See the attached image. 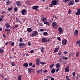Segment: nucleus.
<instances>
[{"label": "nucleus", "instance_id": "obj_1", "mask_svg": "<svg viewBox=\"0 0 80 80\" xmlns=\"http://www.w3.org/2000/svg\"><path fill=\"white\" fill-rule=\"evenodd\" d=\"M52 26L53 28H58V25H57V23L56 22H53L52 24Z\"/></svg>", "mask_w": 80, "mask_h": 80}, {"label": "nucleus", "instance_id": "obj_2", "mask_svg": "<svg viewBox=\"0 0 80 80\" xmlns=\"http://www.w3.org/2000/svg\"><path fill=\"white\" fill-rule=\"evenodd\" d=\"M38 32L36 31H34L32 33L31 36L32 37H35V36L37 35H38Z\"/></svg>", "mask_w": 80, "mask_h": 80}, {"label": "nucleus", "instance_id": "obj_3", "mask_svg": "<svg viewBox=\"0 0 80 80\" xmlns=\"http://www.w3.org/2000/svg\"><path fill=\"white\" fill-rule=\"evenodd\" d=\"M58 32H59L58 34L60 35L62 34L63 32V29L61 27H59L58 28Z\"/></svg>", "mask_w": 80, "mask_h": 80}, {"label": "nucleus", "instance_id": "obj_4", "mask_svg": "<svg viewBox=\"0 0 80 80\" xmlns=\"http://www.w3.org/2000/svg\"><path fill=\"white\" fill-rule=\"evenodd\" d=\"M51 3L54 6H55V5H58V2H57V0H52V1Z\"/></svg>", "mask_w": 80, "mask_h": 80}, {"label": "nucleus", "instance_id": "obj_5", "mask_svg": "<svg viewBox=\"0 0 80 80\" xmlns=\"http://www.w3.org/2000/svg\"><path fill=\"white\" fill-rule=\"evenodd\" d=\"M67 39H64L62 40V45H67Z\"/></svg>", "mask_w": 80, "mask_h": 80}, {"label": "nucleus", "instance_id": "obj_6", "mask_svg": "<svg viewBox=\"0 0 80 80\" xmlns=\"http://www.w3.org/2000/svg\"><path fill=\"white\" fill-rule=\"evenodd\" d=\"M74 4V1L73 0H71L68 3V5L69 6H72V5H73Z\"/></svg>", "mask_w": 80, "mask_h": 80}, {"label": "nucleus", "instance_id": "obj_7", "mask_svg": "<svg viewBox=\"0 0 80 80\" xmlns=\"http://www.w3.org/2000/svg\"><path fill=\"white\" fill-rule=\"evenodd\" d=\"M56 68H57V69H56V70H59V69L60 68V63H58L56 65Z\"/></svg>", "mask_w": 80, "mask_h": 80}, {"label": "nucleus", "instance_id": "obj_8", "mask_svg": "<svg viewBox=\"0 0 80 80\" xmlns=\"http://www.w3.org/2000/svg\"><path fill=\"white\" fill-rule=\"evenodd\" d=\"M16 4L17 6L18 7H20L22 5V4H21V2L20 1H18L16 2Z\"/></svg>", "mask_w": 80, "mask_h": 80}, {"label": "nucleus", "instance_id": "obj_9", "mask_svg": "<svg viewBox=\"0 0 80 80\" xmlns=\"http://www.w3.org/2000/svg\"><path fill=\"white\" fill-rule=\"evenodd\" d=\"M74 35L76 36H78V30L76 29L75 31L74 32Z\"/></svg>", "mask_w": 80, "mask_h": 80}, {"label": "nucleus", "instance_id": "obj_10", "mask_svg": "<svg viewBox=\"0 0 80 80\" xmlns=\"http://www.w3.org/2000/svg\"><path fill=\"white\" fill-rule=\"evenodd\" d=\"M77 10V12L75 13V15H80V9H78Z\"/></svg>", "mask_w": 80, "mask_h": 80}, {"label": "nucleus", "instance_id": "obj_11", "mask_svg": "<svg viewBox=\"0 0 80 80\" xmlns=\"http://www.w3.org/2000/svg\"><path fill=\"white\" fill-rule=\"evenodd\" d=\"M47 39L46 38H42V42H47Z\"/></svg>", "mask_w": 80, "mask_h": 80}, {"label": "nucleus", "instance_id": "obj_12", "mask_svg": "<svg viewBox=\"0 0 80 80\" xmlns=\"http://www.w3.org/2000/svg\"><path fill=\"white\" fill-rule=\"evenodd\" d=\"M21 13L22 15H25L26 14L25 13H26V10L25 9H23L22 10Z\"/></svg>", "mask_w": 80, "mask_h": 80}, {"label": "nucleus", "instance_id": "obj_13", "mask_svg": "<svg viewBox=\"0 0 80 80\" xmlns=\"http://www.w3.org/2000/svg\"><path fill=\"white\" fill-rule=\"evenodd\" d=\"M47 19V18L42 17L41 18V20L42 22H45V21H46Z\"/></svg>", "mask_w": 80, "mask_h": 80}, {"label": "nucleus", "instance_id": "obj_14", "mask_svg": "<svg viewBox=\"0 0 80 80\" xmlns=\"http://www.w3.org/2000/svg\"><path fill=\"white\" fill-rule=\"evenodd\" d=\"M39 7V6H33L32 7V9H34V10H37V9H38V8Z\"/></svg>", "mask_w": 80, "mask_h": 80}, {"label": "nucleus", "instance_id": "obj_15", "mask_svg": "<svg viewBox=\"0 0 80 80\" xmlns=\"http://www.w3.org/2000/svg\"><path fill=\"white\" fill-rule=\"evenodd\" d=\"M58 50H59V46H58V48H55V49L54 51V53H56L57 52H58Z\"/></svg>", "mask_w": 80, "mask_h": 80}, {"label": "nucleus", "instance_id": "obj_16", "mask_svg": "<svg viewBox=\"0 0 80 80\" xmlns=\"http://www.w3.org/2000/svg\"><path fill=\"white\" fill-rule=\"evenodd\" d=\"M27 31L28 33H30L31 32L33 31V29L30 28H27Z\"/></svg>", "mask_w": 80, "mask_h": 80}, {"label": "nucleus", "instance_id": "obj_17", "mask_svg": "<svg viewBox=\"0 0 80 80\" xmlns=\"http://www.w3.org/2000/svg\"><path fill=\"white\" fill-rule=\"evenodd\" d=\"M8 43H9L10 45H11L12 47L14 45V43L13 42L10 41Z\"/></svg>", "mask_w": 80, "mask_h": 80}, {"label": "nucleus", "instance_id": "obj_18", "mask_svg": "<svg viewBox=\"0 0 80 80\" xmlns=\"http://www.w3.org/2000/svg\"><path fill=\"white\" fill-rule=\"evenodd\" d=\"M5 27L6 28H10V24H9V23H6L5 24Z\"/></svg>", "mask_w": 80, "mask_h": 80}, {"label": "nucleus", "instance_id": "obj_19", "mask_svg": "<svg viewBox=\"0 0 80 80\" xmlns=\"http://www.w3.org/2000/svg\"><path fill=\"white\" fill-rule=\"evenodd\" d=\"M10 2H11V1L9 0H8L6 2V5H9L10 4Z\"/></svg>", "mask_w": 80, "mask_h": 80}, {"label": "nucleus", "instance_id": "obj_20", "mask_svg": "<svg viewBox=\"0 0 80 80\" xmlns=\"http://www.w3.org/2000/svg\"><path fill=\"white\" fill-rule=\"evenodd\" d=\"M44 23L45 25H47L48 26H49V25H50V22H48L47 21L44 22Z\"/></svg>", "mask_w": 80, "mask_h": 80}, {"label": "nucleus", "instance_id": "obj_21", "mask_svg": "<svg viewBox=\"0 0 80 80\" xmlns=\"http://www.w3.org/2000/svg\"><path fill=\"white\" fill-rule=\"evenodd\" d=\"M22 76L21 75H19L18 76V78L16 80H22Z\"/></svg>", "mask_w": 80, "mask_h": 80}, {"label": "nucleus", "instance_id": "obj_22", "mask_svg": "<svg viewBox=\"0 0 80 80\" xmlns=\"http://www.w3.org/2000/svg\"><path fill=\"white\" fill-rule=\"evenodd\" d=\"M23 66L25 67H27L28 66V64L27 63H24L23 64Z\"/></svg>", "mask_w": 80, "mask_h": 80}, {"label": "nucleus", "instance_id": "obj_23", "mask_svg": "<svg viewBox=\"0 0 80 80\" xmlns=\"http://www.w3.org/2000/svg\"><path fill=\"white\" fill-rule=\"evenodd\" d=\"M43 35L44 36H47V35H48V33L46 32H45L43 33Z\"/></svg>", "mask_w": 80, "mask_h": 80}, {"label": "nucleus", "instance_id": "obj_24", "mask_svg": "<svg viewBox=\"0 0 80 80\" xmlns=\"http://www.w3.org/2000/svg\"><path fill=\"white\" fill-rule=\"evenodd\" d=\"M62 58L63 60L64 59V60H68V57H66L65 56H63L62 57Z\"/></svg>", "mask_w": 80, "mask_h": 80}, {"label": "nucleus", "instance_id": "obj_25", "mask_svg": "<svg viewBox=\"0 0 80 80\" xmlns=\"http://www.w3.org/2000/svg\"><path fill=\"white\" fill-rule=\"evenodd\" d=\"M4 52V50H3V49L1 48L0 49V53H3Z\"/></svg>", "mask_w": 80, "mask_h": 80}, {"label": "nucleus", "instance_id": "obj_26", "mask_svg": "<svg viewBox=\"0 0 80 80\" xmlns=\"http://www.w3.org/2000/svg\"><path fill=\"white\" fill-rule=\"evenodd\" d=\"M55 72H58V70H51V73H52V74L54 73Z\"/></svg>", "mask_w": 80, "mask_h": 80}, {"label": "nucleus", "instance_id": "obj_27", "mask_svg": "<svg viewBox=\"0 0 80 80\" xmlns=\"http://www.w3.org/2000/svg\"><path fill=\"white\" fill-rule=\"evenodd\" d=\"M79 55V52H77L76 53V57H78Z\"/></svg>", "mask_w": 80, "mask_h": 80}, {"label": "nucleus", "instance_id": "obj_28", "mask_svg": "<svg viewBox=\"0 0 80 80\" xmlns=\"http://www.w3.org/2000/svg\"><path fill=\"white\" fill-rule=\"evenodd\" d=\"M14 12H17L18 11V7H15L14 9Z\"/></svg>", "mask_w": 80, "mask_h": 80}, {"label": "nucleus", "instance_id": "obj_29", "mask_svg": "<svg viewBox=\"0 0 80 80\" xmlns=\"http://www.w3.org/2000/svg\"><path fill=\"white\" fill-rule=\"evenodd\" d=\"M19 41L20 43H22L23 42V39L22 38H20L19 39Z\"/></svg>", "mask_w": 80, "mask_h": 80}, {"label": "nucleus", "instance_id": "obj_30", "mask_svg": "<svg viewBox=\"0 0 80 80\" xmlns=\"http://www.w3.org/2000/svg\"><path fill=\"white\" fill-rule=\"evenodd\" d=\"M69 67V66L68 65L65 68V70H69V68H68Z\"/></svg>", "mask_w": 80, "mask_h": 80}, {"label": "nucleus", "instance_id": "obj_31", "mask_svg": "<svg viewBox=\"0 0 80 80\" xmlns=\"http://www.w3.org/2000/svg\"><path fill=\"white\" fill-rule=\"evenodd\" d=\"M66 80H71L70 79H69V76H66Z\"/></svg>", "mask_w": 80, "mask_h": 80}, {"label": "nucleus", "instance_id": "obj_32", "mask_svg": "<svg viewBox=\"0 0 80 80\" xmlns=\"http://www.w3.org/2000/svg\"><path fill=\"white\" fill-rule=\"evenodd\" d=\"M40 62V59L39 58H38L36 59V62Z\"/></svg>", "mask_w": 80, "mask_h": 80}, {"label": "nucleus", "instance_id": "obj_33", "mask_svg": "<svg viewBox=\"0 0 80 80\" xmlns=\"http://www.w3.org/2000/svg\"><path fill=\"white\" fill-rule=\"evenodd\" d=\"M36 72H37L38 73H42V70L37 71Z\"/></svg>", "mask_w": 80, "mask_h": 80}, {"label": "nucleus", "instance_id": "obj_34", "mask_svg": "<svg viewBox=\"0 0 80 80\" xmlns=\"http://www.w3.org/2000/svg\"><path fill=\"white\" fill-rule=\"evenodd\" d=\"M54 66V64H52L50 66V68H53V67Z\"/></svg>", "mask_w": 80, "mask_h": 80}, {"label": "nucleus", "instance_id": "obj_35", "mask_svg": "<svg viewBox=\"0 0 80 80\" xmlns=\"http://www.w3.org/2000/svg\"><path fill=\"white\" fill-rule=\"evenodd\" d=\"M57 55H59V56H60L61 55H62V53L60 51L59 52L57 53Z\"/></svg>", "mask_w": 80, "mask_h": 80}, {"label": "nucleus", "instance_id": "obj_36", "mask_svg": "<svg viewBox=\"0 0 80 80\" xmlns=\"http://www.w3.org/2000/svg\"><path fill=\"white\" fill-rule=\"evenodd\" d=\"M80 77V75H78L77 76L76 78V80H78V79H79Z\"/></svg>", "mask_w": 80, "mask_h": 80}, {"label": "nucleus", "instance_id": "obj_37", "mask_svg": "<svg viewBox=\"0 0 80 80\" xmlns=\"http://www.w3.org/2000/svg\"><path fill=\"white\" fill-rule=\"evenodd\" d=\"M11 65L12 66H13V67H14L15 65V62H11Z\"/></svg>", "mask_w": 80, "mask_h": 80}, {"label": "nucleus", "instance_id": "obj_38", "mask_svg": "<svg viewBox=\"0 0 80 80\" xmlns=\"http://www.w3.org/2000/svg\"><path fill=\"white\" fill-rule=\"evenodd\" d=\"M7 31H8V32L9 31L10 32V29L6 28L4 32H7Z\"/></svg>", "mask_w": 80, "mask_h": 80}, {"label": "nucleus", "instance_id": "obj_39", "mask_svg": "<svg viewBox=\"0 0 80 80\" xmlns=\"http://www.w3.org/2000/svg\"><path fill=\"white\" fill-rule=\"evenodd\" d=\"M53 5L51 2V3L49 5V7H52Z\"/></svg>", "mask_w": 80, "mask_h": 80}, {"label": "nucleus", "instance_id": "obj_40", "mask_svg": "<svg viewBox=\"0 0 80 80\" xmlns=\"http://www.w3.org/2000/svg\"><path fill=\"white\" fill-rule=\"evenodd\" d=\"M33 72V70H28L29 73H32Z\"/></svg>", "mask_w": 80, "mask_h": 80}, {"label": "nucleus", "instance_id": "obj_41", "mask_svg": "<svg viewBox=\"0 0 80 80\" xmlns=\"http://www.w3.org/2000/svg\"><path fill=\"white\" fill-rule=\"evenodd\" d=\"M18 46H19L20 47H22V42L19 43V44H18Z\"/></svg>", "mask_w": 80, "mask_h": 80}, {"label": "nucleus", "instance_id": "obj_42", "mask_svg": "<svg viewBox=\"0 0 80 80\" xmlns=\"http://www.w3.org/2000/svg\"><path fill=\"white\" fill-rule=\"evenodd\" d=\"M28 45L29 46H31V45H32V44L30 43V42H28Z\"/></svg>", "mask_w": 80, "mask_h": 80}, {"label": "nucleus", "instance_id": "obj_43", "mask_svg": "<svg viewBox=\"0 0 80 80\" xmlns=\"http://www.w3.org/2000/svg\"><path fill=\"white\" fill-rule=\"evenodd\" d=\"M25 46H26V44L22 43V47H25Z\"/></svg>", "mask_w": 80, "mask_h": 80}, {"label": "nucleus", "instance_id": "obj_44", "mask_svg": "<svg viewBox=\"0 0 80 80\" xmlns=\"http://www.w3.org/2000/svg\"><path fill=\"white\" fill-rule=\"evenodd\" d=\"M68 14H70L71 13V10L69 9L68 11Z\"/></svg>", "mask_w": 80, "mask_h": 80}, {"label": "nucleus", "instance_id": "obj_45", "mask_svg": "<svg viewBox=\"0 0 80 80\" xmlns=\"http://www.w3.org/2000/svg\"><path fill=\"white\" fill-rule=\"evenodd\" d=\"M38 25L39 26H40V27H43V24L41 23H39Z\"/></svg>", "mask_w": 80, "mask_h": 80}, {"label": "nucleus", "instance_id": "obj_46", "mask_svg": "<svg viewBox=\"0 0 80 80\" xmlns=\"http://www.w3.org/2000/svg\"><path fill=\"white\" fill-rule=\"evenodd\" d=\"M8 11H11V10H12V7L8 9Z\"/></svg>", "mask_w": 80, "mask_h": 80}, {"label": "nucleus", "instance_id": "obj_47", "mask_svg": "<svg viewBox=\"0 0 80 80\" xmlns=\"http://www.w3.org/2000/svg\"><path fill=\"white\" fill-rule=\"evenodd\" d=\"M44 49V47H42L41 49V52H43V49Z\"/></svg>", "mask_w": 80, "mask_h": 80}, {"label": "nucleus", "instance_id": "obj_48", "mask_svg": "<svg viewBox=\"0 0 80 80\" xmlns=\"http://www.w3.org/2000/svg\"><path fill=\"white\" fill-rule=\"evenodd\" d=\"M63 53L64 55H66V54H67V53H68V52L66 51L63 52Z\"/></svg>", "mask_w": 80, "mask_h": 80}, {"label": "nucleus", "instance_id": "obj_49", "mask_svg": "<svg viewBox=\"0 0 80 80\" xmlns=\"http://www.w3.org/2000/svg\"><path fill=\"white\" fill-rule=\"evenodd\" d=\"M64 3H66L67 2H70V0H64Z\"/></svg>", "mask_w": 80, "mask_h": 80}, {"label": "nucleus", "instance_id": "obj_50", "mask_svg": "<svg viewBox=\"0 0 80 80\" xmlns=\"http://www.w3.org/2000/svg\"><path fill=\"white\" fill-rule=\"evenodd\" d=\"M2 21H3V18H0V22L1 23V22H2Z\"/></svg>", "mask_w": 80, "mask_h": 80}, {"label": "nucleus", "instance_id": "obj_51", "mask_svg": "<svg viewBox=\"0 0 80 80\" xmlns=\"http://www.w3.org/2000/svg\"><path fill=\"white\" fill-rule=\"evenodd\" d=\"M57 39L58 40L60 41V40H61V39L60 38V37H58L57 38Z\"/></svg>", "mask_w": 80, "mask_h": 80}, {"label": "nucleus", "instance_id": "obj_52", "mask_svg": "<svg viewBox=\"0 0 80 80\" xmlns=\"http://www.w3.org/2000/svg\"><path fill=\"white\" fill-rule=\"evenodd\" d=\"M39 64H40V62H36L37 65L38 66V65H39Z\"/></svg>", "mask_w": 80, "mask_h": 80}, {"label": "nucleus", "instance_id": "obj_53", "mask_svg": "<svg viewBox=\"0 0 80 80\" xmlns=\"http://www.w3.org/2000/svg\"><path fill=\"white\" fill-rule=\"evenodd\" d=\"M45 30V29H41L40 30V31L42 32V31H44Z\"/></svg>", "mask_w": 80, "mask_h": 80}, {"label": "nucleus", "instance_id": "obj_54", "mask_svg": "<svg viewBox=\"0 0 80 80\" xmlns=\"http://www.w3.org/2000/svg\"><path fill=\"white\" fill-rule=\"evenodd\" d=\"M40 63L41 64H42V65H44V64H45V63L44 62H41Z\"/></svg>", "mask_w": 80, "mask_h": 80}, {"label": "nucleus", "instance_id": "obj_55", "mask_svg": "<svg viewBox=\"0 0 80 80\" xmlns=\"http://www.w3.org/2000/svg\"><path fill=\"white\" fill-rule=\"evenodd\" d=\"M71 55H73L74 54H75V52H71Z\"/></svg>", "mask_w": 80, "mask_h": 80}, {"label": "nucleus", "instance_id": "obj_56", "mask_svg": "<svg viewBox=\"0 0 80 80\" xmlns=\"http://www.w3.org/2000/svg\"><path fill=\"white\" fill-rule=\"evenodd\" d=\"M28 70H33V69L29 68H28Z\"/></svg>", "mask_w": 80, "mask_h": 80}, {"label": "nucleus", "instance_id": "obj_57", "mask_svg": "<svg viewBox=\"0 0 80 80\" xmlns=\"http://www.w3.org/2000/svg\"><path fill=\"white\" fill-rule=\"evenodd\" d=\"M80 42V40H79L78 41H77L76 43V44H78V43H79Z\"/></svg>", "mask_w": 80, "mask_h": 80}, {"label": "nucleus", "instance_id": "obj_58", "mask_svg": "<svg viewBox=\"0 0 80 80\" xmlns=\"http://www.w3.org/2000/svg\"><path fill=\"white\" fill-rule=\"evenodd\" d=\"M32 62H30L29 64V66H32Z\"/></svg>", "mask_w": 80, "mask_h": 80}, {"label": "nucleus", "instance_id": "obj_59", "mask_svg": "<svg viewBox=\"0 0 80 80\" xmlns=\"http://www.w3.org/2000/svg\"><path fill=\"white\" fill-rule=\"evenodd\" d=\"M75 3H77L78 2H79V1H78V0H75Z\"/></svg>", "mask_w": 80, "mask_h": 80}, {"label": "nucleus", "instance_id": "obj_60", "mask_svg": "<svg viewBox=\"0 0 80 80\" xmlns=\"http://www.w3.org/2000/svg\"><path fill=\"white\" fill-rule=\"evenodd\" d=\"M10 31H8L7 32V34L8 35H10Z\"/></svg>", "mask_w": 80, "mask_h": 80}, {"label": "nucleus", "instance_id": "obj_61", "mask_svg": "<svg viewBox=\"0 0 80 80\" xmlns=\"http://www.w3.org/2000/svg\"><path fill=\"white\" fill-rule=\"evenodd\" d=\"M72 75L73 76H75V72H72Z\"/></svg>", "mask_w": 80, "mask_h": 80}, {"label": "nucleus", "instance_id": "obj_62", "mask_svg": "<svg viewBox=\"0 0 80 80\" xmlns=\"http://www.w3.org/2000/svg\"><path fill=\"white\" fill-rule=\"evenodd\" d=\"M52 20H50L49 21V23H52Z\"/></svg>", "mask_w": 80, "mask_h": 80}, {"label": "nucleus", "instance_id": "obj_63", "mask_svg": "<svg viewBox=\"0 0 80 80\" xmlns=\"http://www.w3.org/2000/svg\"><path fill=\"white\" fill-rule=\"evenodd\" d=\"M48 40H47V42H49V41H50V38H48Z\"/></svg>", "mask_w": 80, "mask_h": 80}, {"label": "nucleus", "instance_id": "obj_64", "mask_svg": "<svg viewBox=\"0 0 80 80\" xmlns=\"http://www.w3.org/2000/svg\"><path fill=\"white\" fill-rule=\"evenodd\" d=\"M30 53H33V50H31V51H30Z\"/></svg>", "mask_w": 80, "mask_h": 80}]
</instances>
